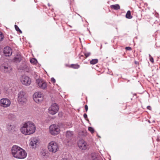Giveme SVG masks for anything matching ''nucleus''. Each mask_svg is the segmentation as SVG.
I'll return each instance as SVG.
<instances>
[{
    "label": "nucleus",
    "mask_w": 160,
    "mask_h": 160,
    "mask_svg": "<svg viewBox=\"0 0 160 160\" xmlns=\"http://www.w3.org/2000/svg\"><path fill=\"white\" fill-rule=\"evenodd\" d=\"M110 8H111L114 10H118L120 9L119 5L118 4L112 5L110 6Z\"/></svg>",
    "instance_id": "a211bd4d"
},
{
    "label": "nucleus",
    "mask_w": 160,
    "mask_h": 160,
    "mask_svg": "<svg viewBox=\"0 0 160 160\" xmlns=\"http://www.w3.org/2000/svg\"><path fill=\"white\" fill-rule=\"evenodd\" d=\"M8 126H9V127H8V129H12V128L13 127V126L11 125H8Z\"/></svg>",
    "instance_id": "c85d7f7f"
},
{
    "label": "nucleus",
    "mask_w": 160,
    "mask_h": 160,
    "mask_svg": "<svg viewBox=\"0 0 160 160\" xmlns=\"http://www.w3.org/2000/svg\"><path fill=\"white\" fill-rule=\"evenodd\" d=\"M11 152L12 155L16 158L24 159L27 156L25 150L17 145H14L12 147Z\"/></svg>",
    "instance_id": "f257e3e1"
},
{
    "label": "nucleus",
    "mask_w": 160,
    "mask_h": 160,
    "mask_svg": "<svg viewBox=\"0 0 160 160\" xmlns=\"http://www.w3.org/2000/svg\"><path fill=\"white\" fill-rule=\"evenodd\" d=\"M20 80L22 84L26 86L29 85L31 82V79L25 75L22 76Z\"/></svg>",
    "instance_id": "f8f14e48"
},
{
    "label": "nucleus",
    "mask_w": 160,
    "mask_h": 160,
    "mask_svg": "<svg viewBox=\"0 0 160 160\" xmlns=\"http://www.w3.org/2000/svg\"><path fill=\"white\" fill-rule=\"evenodd\" d=\"M15 28L16 30H17L18 31H19V32L20 33H22L21 31L19 29L17 25H15Z\"/></svg>",
    "instance_id": "b1692460"
},
{
    "label": "nucleus",
    "mask_w": 160,
    "mask_h": 160,
    "mask_svg": "<svg viewBox=\"0 0 160 160\" xmlns=\"http://www.w3.org/2000/svg\"><path fill=\"white\" fill-rule=\"evenodd\" d=\"M35 130L36 127L34 124L30 121L24 123L21 129V132L25 135L33 134L35 132Z\"/></svg>",
    "instance_id": "f03ea898"
},
{
    "label": "nucleus",
    "mask_w": 160,
    "mask_h": 160,
    "mask_svg": "<svg viewBox=\"0 0 160 160\" xmlns=\"http://www.w3.org/2000/svg\"><path fill=\"white\" fill-rule=\"evenodd\" d=\"M85 56V58H86L90 55V52H86L84 54Z\"/></svg>",
    "instance_id": "a878e982"
},
{
    "label": "nucleus",
    "mask_w": 160,
    "mask_h": 160,
    "mask_svg": "<svg viewBox=\"0 0 160 160\" xmlns=\"http://www.w3.org/2000/svg\"><path fill=\"white\" fill-rule=\"evenodd\" d=\"M27 101V96L26 92L23 91H20L18 94L17 101L19 104L24 105Z\"/></svg>",
    "instance_id": "7ed1b4c3"
},
{
    "label": "nucleus",
    "mask_w": 160,
    "mask_h": 160,
    "mask_svg": "<svg viewBox=\"0 0 160 160\" xmlns=\"http://www.w3.org/2000/svg\"><path fill=\"white\" fill-rule=\"evenodd\" d=\"M73 132L71 131H68L66 134V138L63 141V143L68 146H71L72 144V138L73 137Z\"/></svg>",
    "instance_id": "39448f33"
},
{
    "label": "nucleus",
    "mask_w": 160,
    "mask_h": 160,
    "mask_svg": "<svg viewBox=\"0 0 160 160\" xmlns=\"http://www.w3.org/2000/svg\"><path fill=\"white\" fill-rule=\"evenodd\" d=\"M151 107L150 106H148L147 107V108L148 109H150L149 108H150Z\"/></svg>",
    "instance_id": "473e14b6"
},
{
    "label": "nucleus",
    "mask_w": 160,
    "mask_h": 160,
    "mask_svg": "<svg viewBox=\"0 0 160 160\" xmlns=\"http://www.w3.org/2000/svg\"><path fill=\"white\" fill-rule=\"evenodd\" d=\"M83 117H84V118H85V119L87 120V119L88 118L87 115V114H84L83 115Z\"/></svg>",
    "instance_id": "c756f323"
},
{
    "label": "nucleus",
    "mask_w": 160,
    "mask_h": 160,
    "mask_svg": "<svg viewBox=\"0 0 160 160\" xmlns=\"http://www.w3.org/2000/svg\"><path fill=\"white\" fill-rule=\"evenodd\" d=\"M59 109V107L57 104L54 103L49 108L48 112L49 113L52 115H54L56 114Z\"/></svg>",
    "instance_id": "6e6552de"
},
{
    "label": "nucleus",
    "mask_w": 160,
    "mask_h": 160,
    "mask_svg": "<svg viewBox=\"0 0 160 160\" xmlns=\"http://www.w3.org/2000/svg\"><path fill=\"white\" fill-rule=\"evenodd\" d=\"M1 70L5 72L9 73L11 70V68L6 63L2 64L0 66Z\"/></svg>",
    "instance_id": "4468645a"
},
{
    "label": "nucleus",
    "mask_w": 160,
    "mask_h": 160,
    "mask_svg": "<svg viewBox=\"0 0 160 160\" xmlns=\"http://www.w3.org/2000/svg\"><path fill=\"white\" fill-rule=\"evenodd\" d=\"M48 148L49 152L55 153L59 150V145L57 142L51 141L48 143Z\"/></svg>",
    "instance_id": "20e7f679"
},
{
    "label": "nucleus",
    "mask_w": 160,
    "mask_h": 160,
    "mask_svg": "<svg viewBox=\"0 0 160 160\" xmlns=\"http://www.w3.org/2000/svg\"><path fill=\"white\" fill-rule=\"evenodd\" d=\"M149 58L150 61L152 63L154 62V60L153 58L151 56L150 54H149Z\"/></svg>",
    "instance_id": "5701e85b"
},
{
    "label": "nucleus",
    "mask_w": 160,
    "mask_h": 160,
    "mask_svg": "<svg viewBox=\"0 0 160 160\" xmlns=\"http://www.w3.org/2000/svg\"><path fill=\"white\" fill-rule=\"evenodd\" d=\"M125 49L128 50H131L132 49V48L131 47H127L125 48Z\"/></svg>",
    "instance_id": "cd10ccee"
},
{
    "label": "nucleus",
    "mask_w": 160,
    "mask_h": 160,
    "mask_svg": "<svg viewBox=\"0 0 160 160\" xmlns=\"http://www.w3.org/2000/svg\"><path fill=\"white\" fill-rule=\"evenodd\" d=\"M33 98L34 101L36 103H39L43 101V96L41 92H37L34 94Z\"/></svg>",
    "instance_id": "9b49d317"
},
{
    "label": "nucleus",
    "mask_w": 160,
    "mask_h": 160,
    "mask_svg": "<svg viewBox=\"0 0 160 160\" xmlns=\"http://www.w3.org/2000/svg\"><path fill=\"white\" fill-rule=\"evenodd\" d=\"M98 62V59H93L92 60H91L90 63V64H95L97 63Z\"/></svg>",
    "instance_id": "aec40b11"
},
{
    "label": "nucleus",
    "mask_w": 160,
    "mask_h": 160,
    "mask_svg": "<svg viewBox=\"0 0 160 160\" xmlns=\"http://www.w3.org/2000/svg\"><path fill=\"white\" fill-rule=\"evenodd\" d=\"M85 109L86 111V112H87L88 110V106L86 105L85 106Z\"/></svg>",
    "instance_id": "7c9ffc66"
},
{
    "label": "nucleus",
    "mask_w": 160,
    "mask_h": 160,
    "mask_svg": "<svg viewBox=\"0 0 160 160\" xmlns=\"http://www.w3.org/2000/svg\"><path fill=\"white\" fill-rule=\"evenodd\" d=\"M4 38V36L2 33L0 32V41H2Z\"/></svg>",
    "instance_id": "412c9836"
},
{
    "label": "nucleus",
    "mask_w": 160,
    "mask_h": 160,
    "mask_svg": "<svg viewBox=\"0 0 160 160\" xmlns=\"http://www.w3.org/2000/svg\"><path fill=\"white\" fill-rule=\"evenodd\" d=\"M88 130L90 131L92 133H93L94 132V129L93 128L91 127H89L88 128Z\"/></svg>",
    "instance_id": "393cba45"
},
{
    "label": "nucleus",
    "mask_w": 160,
    "mask_h": 160,
    "mask_svg": "<svg viewBox=\"0 0 160 160\" xmlns=\"http://www.w3.org/2000/svg\"><path fill=\"white\" fill-rule=\"evenodd\" d=\"M11 103L10 100L7 98H2L0 100V106L4 108L9 107Z\"/></svg>",
    "instance_id": "ddd939ff"
},
{
    "label": "nucleus",
    "mask_w": 160,
    "mask_h": 160,
    "mask_svg": "<svg viewBox=\"0 0 160 160\" xmlns=\"http://www.w3.org/2000/svg\"><path fill=\"white\" fill-rule=\"evenodd\" d=\"M78 146L82 150L88 149L89 148V145L83 139L79 140L78 142Z\"/></svg>",
    "instance_id": "1a4fd4ad"
},
{
    "label": "nucleus",
    "mask_w": 160,
    "mask_h": 160,
    "mask_svg": "<svg viewBox=\"0 0 160 160\" xmlns=\"http://www.w3.org/2000/svg\"><path fill=\"white\" fill-rule=\"evenodd\" d=\"M67 66L74 69H78L80 67L79 65L77 64H72L70 65H66Z\"/></svg>",
    "instance_id": "f3484780"
},
{
    "label": "nucleus",
    "mask_w": 160,
    "mask_h": 160,
    "mask_svg": "<svg viewBox=\"0 0 160 160\" xmlns=\"http://www.w3.org/2000/svg\"><path fill=\"white\" fill-rule=\"evenodd\" d=\"M126 17L128 19H131L132 18V16L131 15V12L130 11H128L126 15Z\"/></svg>",
    "instance_id": "6ab92c4d"
},
{
    "label": "nucleus",
    "mask_w": 160,
    "mask_h": 160,
    "mask_svg": "<svg viewBox=\"0 0 160 160\" xmlns=\"http://www.w3.org/2000/svg\"><path fill=\"white\" fill-rule=\"evenodd\" d=\"M51 81L53 83H54L56 81L54 78H51Z\"/></svg>",
    "instance_id": "bb28decb"
},
{
    "label": "nucleus",
    "mask_w": 160,
    "mask_h": 160,
    "mask_svg": "<svg viewBox=\"0 0 160 160\" xmlns=\"http://www.w3.org/2000/svg\"><path fill=\"white\" fill-rule=\"evenodd\" d=\"M22 58V57L20 55H17L13 59L14 61L16 62H20Z\"/></svg>",
    "instance_id": "dca6fc26"
},
{
    "label": "nucleus",
    "mask_w": 160,
    "mask_h": 160,
    "mask_svg": "<svg viewBox=\"0 0 160 160\" xmlns=\"http://www.w3.org/2000/svg\"><path fill=\"white\" fill-rule=\"evenodd\" d=\"M3 52L5 55L6 56H10L12 53V49L9 47H6L4 48Z\"/></svg>",
    "instance_id": "2eb2a0df"
},
{
    "label": "nucleus",
    "mask_w": 160,
    "mask_h": 160,
    "mask_svg": "<svg viewBox=\"0 0 160 160\" xmlns=\"http://www.w3.org/2000/svg\"><path fill=\"white\" fill-rule=\"evenodd\" d=\"M30 141L29 145L32 148H36L38 147L40 142L39 139L37 137L31 138Z\"/></svg>",
    "instance_id": "0eeeda50"
},
{
    "label": "nucleus",
    "mask_w": 160,
    "mask_h": 160,
    "mask_svg": "<svg viewBox=\"0 0 160 160\" xmlns=\"http://www.w3.org/2000/svg\"><path fill=\"white\" fill-rule=\"evenodd\" d=\"M59 126L56 124L51 125L49 127V132L52 135L55 136L58 134L60 132Z\"/></svg>",
    "instance_id": "423d86ee"
},
{
    "label": "nucleus",
    "mask_w": 160,
    "mask_h": 160,
    "mask_svg": "<svg viewBox=\"0 0 160 160\" xmlns=\"http://www.w3.org/2000/svg\"><path fill=\"white\" fill-rule=\"evenodd\" d=\"M36 82L37 87L38 88L42 89H47V84L45 80L41 78H39L36 80Z\"/></svg>",
    "instance_id": "9d476101"
},
{
    "label": "nucleus",
    "mask_w": 160,
    "mask_h": 160,
    "mask_svg": "<svg viewBox=\"0 0 160 160\" xmlns=\"http://www.w3.org/2000/svg\"><path fill=\"white\" fill-rule=\"evenodd\" d=\"M61 160H69L67 158H62Z\"/></svg>",
    "instance_id": "2f4dec72"
},
{
    "label": "nucleus",
    "mask_w": 160,
    "mask_h": 160,
    "mask_svg": "<svg viewBox=\"0 0 160 160\" xmlns=\"http://www.w3.org/2000/svg\"><path fill=\"white\" fill-rule=\"evenodd\" d=\"M30 62L32 63L35 64L37 62V61L35 59L32 58L30 60Z\"/></svg>",
    "instance_id": "4be33fe9"
}]
</instances>
